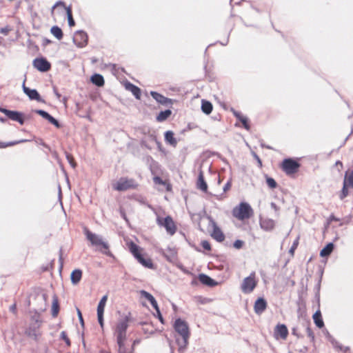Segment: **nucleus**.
Returning <instances> with one entry per match:
<instances>
[{"label": "nucleus", "instance_id": "obj_15", "mask_svg": "<svg viewBox=\"0 0 353 353\" xmlns=\"http://www.w3.org/2000/svg\"><path fill=\"white\" fill-rule=\"evenodd\" d=\"M261 228L265 231H271L275 226V221L271 219H261L260 220Z\"/></svg>", "mask_w": 353, "mask_h": 353}, {"label": "nucleus", "instance_id": "obj_38", "mask_svg": "<svg viewBox=\"0 0 353 353\" xmlns=\"http://www.w3.org/2000/svg\"><path fill=\"white\" fill-rule=\"evenodd\" d=\"M348 185L347 181L346 179L344 180L343 183V187L341 191V194L340 195L341 199H343L345 197H346L348 194V190L347 186Z\"/></svg>", "mask_w": 353, "mask_h": 353}, {"label": "nucleus", "instance_id": "obj_51", "mask_svg": "<svg viewBox=\"0 0 353 353\" xmlns=\"http://www.w3.org/2000/svg\"><path fill=\"white\" fill-rule=\"evenodd\" d=\"M334 345L335 347L339 348V350H343L344 352H345L347 350V347L343 348L341 345H339L337 342H335Z\"/></svg>", "mask_w": 353, "mask_h": 353}, {"label": "nucleus", "instance_id": "obj_46", "mask_svg": "<svg viewBox=\"0 0 353 353\" xmlns=\"http://www.w3.org/2000/svg\"><path fill=\"white\" fill-rule=\"evenodd\" d=\"M297 245H298V239H296V240L294 242V243H293L292 246V247H291V248L290 249V251H289V252H290V253L292 255H293V254H294V250H295V249L296 248Z\"/></svg>", "mask_w": 353, "mask_h": 353}, {"label": "nucleus", "instance_id": "obj_44", "mask_svg": "<svg viewBox=\"0 0 353 353\" xmlns=\"http://www.w3.org/2000/svg\"><path fill=\"white\" fill-rule=\"evenodd\" d=\"M243 245V241H241V240H236L234 241V247L236 249H240L242 248Z\"/></svg>", "mask_w": 353, "mask_h": 353}, {"label": "nucleus", "instance_id": "obj_9", "mask_svg": "<svg viewBox=\"0 0 353 353\" xmlns=\"http://www.w3.org/2000/svg\"><path fill=\"white\" fill-rule=\"evenodd\" d=\"M299 168V163L291 159H285L282 163V168L287 174L296 172Z\"/></svg>", "mask_w": 353, "mask_h": 353}, {"label": "nucleus", "instance_id": "obj_45", "mask_svg": "<svg viewBox=\"0 0 353 353\" xmlns=\"http://www.w3.org/2000/svg\"><path fill=\"white\" fill-rule=\"evenodd\" d=\"M201 245L203 248V249H205L206 250H210L211 249L210 244L207 241H203L201 242Z\"/></svg>", "mask_w": 353, "mask_h": 353}, {"label": "nucleus", "instance_id": "obj_28", "mask_svg": "<svg viewBox=\"0 0 353 353\" xmlns=\"http://www.w3.org/2000/svg\"><path fill=\"white\" fill-rule=\"evenodd\" d=\"M334 249V244L332 243H329L327 245L323 248L320 252V256L322 257L329 256Z\"/></svg>", "mask_w": 353, "mask_h": 353}, {"label": "nucleus", "instance_id": "obj_31", "mask_svg": "<svg viewBox=\"0 0 353 353\" xmlns=\"http://www.w3.org/2000/svg\"><path fill=\"white\" fill-rule=\"evenodd\" d=\"M234 115L242 123L244 128L248 130L250 129V125H248V118L242 115L241 113L236 112H234Z\"/></svg>", "mask_w": 353, "mask_h": 353}, {"label": "nucleus", "instance_id": "obj_18", "mask_svg": "<svg viewBox=\"0 0 353 353\" xmlns=\"http://www.w3.org/2000/svg\"><path fill=\"white\" fill-rule=\"evenodd\" d=\"M212 236L219 242H221L224 240L225 236L222 231L219 227L216 226L215 223L213 222V231L212 232Z\"/></svg>", "mask_w": 353, "mask_h": 353}, {"label": "nucleus", "instance_id": "obj_53", "mask_svg": "<svg viewBox=\"0 0 353 353\" xmlns=\"http://www.w3.org/2000/svg\"><path fill=\"white\" fill-rule=\"evenodd\" d=\"M168 342H169V345H170V353H174V348H173L172 342L170 340H168Z\"/></svg>", "mask_w": 353, "mask_h": 353}, {"label": "nucleus", "instance_id": "obj_48", "mask_svg": "<svg viewBox=\"0 0 353 353\" xmlns=\"http://www.w3.org/2000/svg\"><path fill=\"white\" fill-rule=\"evenodd\" d=\"M67 159L68 160V162L70 163L71 166L72 168H74L76 165H75V163L74 162L73 158L70 154H67Z\"/></svg>", "mask_w": 353, "mask_h": 353}, {"label": "nucleus", "instance_id": "obj_22", "mask_svg": "<svg viewBox=\"0 0 353 353\" xmlns=\"http://www.w3.org/2000/svg\"><path fill=\"white\" fill-rule=\"evenodd\" d=\"M197 188L204 192L208 190V185L204 180L203 172L201 170L199 174L198 180L196 183Z\"/></svg>", "mask_w": 353, "mask_h": 353}, {"label": "nucleus", "instance_id": "obj_35", "mask_svg": "<svg viewBox=\"0 0 353 353\" xmlns=\"http://www.w3.org/2000/svg\"><path fill=\"white\" fill-rule=\"evenodd\" d=\"M59 310V302L57 297L53 298L52 303V315L53 317H56L58 315Z\"/></svg>", "mask_w": 353, "mask_h": 353}, {"label": "nucleus", "instance_id": "obj_19", "mask_svg": "<svg viewBox=\"0 0 353 353\" xmlns=\"http://www.w3.org/2000/svg\"><path fill=\"white\" fill-rule=\"evenodd\" d=\"M23 90L31 100H40V95L36 90L30 89L29 88L26 87L24 83L23 85Z\"/></svg>", "mask_w": 353, "mask_h": 353}, {"label": "nucleus", "instance_id": "obj_24", "mask_svg": "<svg viewBox=\"0 0 353 353\" xmlns=\"http://www.w3.org/2000/svg\"><path fill=\"white\" fill-rule=\"evenodd\" d=\"M81 276H82L81 270H80L79 269L73 270L70 275L71 282L72 283V284H74V285L77 284L80 281Z\"/></svg>", "mask_w": 353, "mask_h": 353}, {"label": "nucleus", "instance_id": "obj_30", "mask_svg": "<svg viewBox=\"0 0 353 353\" xmlns=\"http://www.w3.org/2000/svg\"><path fill=\"white\" fill-rule=\"evenodd\" d=\"M137 261L145 268H152V262L150 259H144L141 254L137 256Z\"/></svg>", "mask_w": 353, "mask_h": 353}, {"label": "nucleus", "instance_id": "obj_50", "mask_svg": "<svg viewBox=\"0 0 353 353\" xmlns=\"http://www.w3.org/2000/svg\"><path fill=\"white\" fill-rule=\"evenodd\" d=\"M154 182L156 184H164V182L163 181V180L159 176H155L154 178Z\"/></svg>", "mask_w": 353, "mask_h": 353}, {"label": "nucleus", "instance_id": "obj_33", "mask_svg": "<svg viewBox=\"0 0 353 353\" xmlns=\"http://www.w3.org/2000/svg\"><path fill=\"white\" fill-rule=\"evenodd\" d=\"M201 110L204 113L209 114L212 110V103L209 101L203 100L201 104Z\"/></svg>", "mask_w": 353, "mask_h": 353}, {"label": "nucleus", "instance_id": "obj_49", "mask_svg": "<svg viewBox=\"0 0 353 353\" xmlns=\"http://www.w3.org/2000/svg\"><path fill=\"white\" fill-rule=\"evenodd\" d=\"M77 314H78V317H79V321H80L81 324L82 325H83L84 323H83V319L82 314H81V312L79 309L77 308Z\"/></svg>", "mask_w": 353, "mask_h": 353}, {"label": "nucleus", "instance_id": "obj_34", "mask_svg": "<svg viewBox=\"0 0 353 353\" xmlns=\"http://www.w3.org/2000/svg\"><path fill=\"white\" fill-rule=\"evenodd\" d=\"M172 114L171 110H166L165 111H161L157 117V120L159 122H162L166 120Z\"/></svg>", "mask_w": 353, "mask_h": 353}, {"label": "nucleus", "instance_id": "obj_39", "mask_svg": "<svg viewBox=\"0 0 353 353\" xmlns=\"http://www.w3.org/2000/svg\"><path fill=\"white\" fill-rule=\"evenodd\" d=\"M266 183H267V185L271 189L275 188L276 187V185H277V183L275 181V180L274 179L271 178V177H268V176L266 177Z\"/></svg>", "mask_w": 353, "mask_h": 353}, {"label": "nucleus", "instance_id": "obj_8", "mask_svg": "<svg viewBox=\"0 0 353 353\" xmlns=\"http://www.w3.org/2000/svg\"><path fill=\"white\" fill-rule=\"evenodd\" d=\"M41 323L36 320L26 330V334L31 339L37 341L41 336Z\"/></svg>", "mask_w": 353, "mask_h": 353}, {"label": "nucleus", "instance_id": "obj_54", "mask_svg": "<svg viewBox=\"0 0 353 353\" xmlns=\"http://www.w3.org/2000/svg\"><path fill=\"white\" fill-rule=\"evenodd\" d=\"M25 141H26V140H21V141H17L15 143H11L10 144H8L7 145H12L14 144L19 143H23V142H25Z\"/></svg>", "mask_w": 353, "mask_h": 353}, {"label": "nucleus", "instance_id": "obj_40", "mask_svg": "<svg viewBox=\"0 0 353 353\" xmlns=\"http://www.w3.org/2000/svg\"><path fill=\"white\" fill-rule=\"evenodd\" d=\"M345 179L347 180L348 185L353 188V170L349 174H346Z\"/></svg>", "mask_w": 353, "mask_h": 353}, {"label": "nucleus", "instance_id": "obj_16", "mask_svg": "<svg viewBox=\"0 0 353 353\" xmlns=\"http://www.w3.org/2000/svg\"><path fill=\"white\" fill-rule=\"evenodd\" d=\"M36 112L41 116L43 118L48 120L50 123L53 124L57 128H59V123L57 119H55L53 117L49 114L47 112L42 110H37Z\"/></svg>", "mask_w": 353, "mask_h": 353}, {"label": "nucleus", "instance_id": "obj_5", "mask_svg": "<svg viewBox=\"0 0 353 353\" xmlns=\"http://www.w3.org/2000/svg\"><path fill=\"white\" fill-rule=\"evenodd\" d=\"M258 283L256 273L252 272L250 275L243 279L241 284V290L244 294L252 293Z\"/></svg>", "mask_w": 353, "mask_h": 353}, {"label": "nucleus", "instance_id": "obj_13", "mask_svg": "<svg viewBox=\"0 0 353 353\" xmlns=\"http://www.w3.org/2000/svg\"><path fill=\"white\" fill-rule=\"evenodd\" d=\"M288 335V330L285 325L279 324L274 330V336L276 339L281 338L283 340L286 339Z\"/></svg>", "mask_w": 353, "mask_h": 353}, {"label": "nucleus", "instance_id": "obj_14", "mask_svg": "<svg viewBox=\"0 0 353 353\" xmlns=\"http://www.w3.org/2000/svg\"><path fill=\"white\" fill-rule=\"evenodd\" d=\"M267 305V301L263 298H259L254 303V310L256 314H261L266 310Z\"/></svg>", "mask_w": 353, "mask_h": 353}, {"label": "nucleus", "instance_id": "obj_10", "mask_svg": "<svg viewBox=\"0 0 353 353\" xmlns=\"http://www.w3.org/2000/svg\"><path fill=\"white\" fill-rule=\"evenodd\" d=\"M0 112L5 114L10 119L19 122L21 125L24 123L23 114L17 111L9 110L3 108H0Z\"/></svg>", "mask_w": 353, "mask_h": 353}, {"label": "nucleus", "instance_id": "obj_55", "mask_svg": "<svg viewBox=\"0 0 353 353\" xmlns=\"http://www.w3.org/2000/svg\"><path fill=\"white\" fill-rule=\"evenodd\" d=\"M10 310L12 312H14L15 310H16V305L14 304L10 306Z\"/></svg>", "mask_w": 353, "mask_h": 353}, {"label": "nucleus", "instance_id": "obj_12", "mask_svg": "<svg viewBox=\"0 0 353 353\" xmlns=\"http://www.w3.org/2000/svg\"><path fill=\"white\" fill-rule=\"evenodd\" d=\"M73 41L78 47L83 48L88 43V35L83 31H77L74 35Z\"/></svg>", "mask_w": 353, "mask_h": 353}, {"label": "nucleus", "instance_id": "obj_36", "mask_svg": "<svg viewBox=\"0 0 353 353\" xmlns=\"http://www.w3.org/2000/svg\"><path fill=\"white\" fill-rule=\"evenodd\" d=\"M51 33L59 40L63 38V32L60 28L58 26H53L50 30Z\"/></svg>", "mask_w": 353, "mask_h": 353}, {"label": "nucleus", "instance_id": "obj_43", "mask_svg": "<svg viewBox=\"0 0 353 353\" xmlns=\"http://www.w3.org/2000/svg\"><path fill=\"white\" fill-rule=\"evenodd\" d=\"M97 319L101 327H103L104 325L103 313H97Z\"/></svg>", "mask_w": 353, "mask_h": 353}, {"label": "nucleus", "instance_id": "obj_58", "mask_svg": "<svg viewBox=\"0 0 353 353\" xmlns=\"http://www.w3.org/2000/svg\"><path fill=\"white\" fill-rule=\"evenodd\" d=\"M0 121L4 123L6 121V119L0 117Z\"/></svg>", "mask_w": 353, "mask_h": 353}, {"label": "nucleus", "instance_id": "obj_47", "mask_svg": "<svg viewBox=\"0 0 353 353\" xmlns=\"http://www.w3.org/2000/svg\"><path fill=\"white\" fill-rule=\"evenodd\" d=\"M156 310V312H157V316L158 317V319H159V321H161V323H164V321H163V318L161 314V312H160V310H159V307H158V309H154Z\"/></svg>", "mask_w": 353, "mask_h": 353}, {"label": "nucleus", "instance_id": "obj_21", "mask_svg": "<svg viewBox=\"0 0 353 353\" xmlns=\"http://www.w3.org/2000/svg\"><path fill=\"white\" fill-rule=\"evenodd\" d=\"M140 294L141 295L142 297L145 298L148 301H150L154 309H158L159 306L157 302L151 294L145 290H141Z\"/></svg>", "mask_w": 353, "mask_h": 353}, {"label": "nucleus", "instance_id": "obj_27", "mask_svg": "<svg viewBox=\"0 0 353 353\" xmlns=\"http://www.w3.org/2000/svg\"><path fill=\"white\" fill-rule=\"evenodd\" d=\"M91 81L97 86H103L104 85V79L102 75L95 74L91 77Z\"/></svg>", "mask_w": 353, "mask_h": 353}, {"label": "nucleus", "instance_id": "obj_2", "mask_svg": "<svg viewBox=\"0 0 353 353\" xmlns=\"http://www.w3.org/2000/svg\"><path fill=\"white\" fill-rule=\"evenodd\" d=\"M174 329L180 337L175 336L176 343L179 346V351L183 352L188 344V340L190 336L189 326L186 321L181 319L175 320Z\"/></svg>", "mask_w": 353, "mask_h": 353}, {"label": "nucleus", "instance_id": "obj_52", "mask_svg": "<svg viewBox=\"0 0 353 353\" xmlns=\"http://www.w3.org/2000/svg\"><path fill=\"white\" fill-rule=\"evenodd\" d=\"M231 187V183L230 182H228L226 184H225L224 187H223V191L224 192H226L228 191Z\"/></svg>", "mask_w": 353, "mask_h": 353}, {"label": "nucleus", "instance_id": "obj_37", "mask_svg": "<svg viewBox=\"0 0 353 353\" xmlns=\"http://www.w3.org/2000/svg\"><path fill=\"white\" fill-rule=\"evenodd\" d=\"M129 249L135 258H137V256H139L141 254L139 252V247L133 242H131L129 244Z\"/></svg>", "mask_w": 353, "mask_h": 353}, {"label": "nucleus", "instance_id": "obj_56", "mask_svg": "<svg viewBox=\"0 0 353 353\" xmlns=\"http://www.w3.org/2000/svg\"><path fill=\"white\" fill-rule=\"evenodd\" d=\"M336 165L338 166V165H340L341 167H342V163L341 161H336Z\"/></svg>", "mask_w": 353, "mask_h": 353}, {"label": "nucleus", "instance_id": "obj_59", "mask_svg": "<svg viewBox=\"0 0 353 353\" xmlns=\"http://www.w3.org/2000/svg\"><path fill=\"white\" fill-rule=\"evenodd\" d=\"M55 94L57 95V97L58 98H60V97H61L60 94H59V93H58L57 92H56V91H55Z\"/></svg>", "mask_w": 353, "mask_h": 353}, {"label": "nucleus", "instance_id": "obj_17", "mask_svg": "<svg viewBox=\"0 0 353 353\" xmlns=\"http://www.w3.org/2000/svg\"><path fill=\"white\" fill-rule=\"evenodd\" d=\"M58 6H63L65 10H66V13H67V17H68V24L69 26L71 27V26H74V21L72 18V10H71V8L70 7H66L64 4L63 2L62 1H58L56 3V4L53 6V9Z\"/></svg>", "mask_w": 353, "mask_h": 353}, {"label": "nucleus", "instance_id": "obj_23", "mask_svg": "<svg viewBox=\"0 0 353 353\" xmlns=\"http://www.w3.org/2000/svg\"><path fill=\"white\" fill-rule=\"evenodd\" d=\"M165 141L173 147H176L177 145V141L174 136L172 131H167L165 133Z\"/></svg>", "mask_w": 353, "mask_h": 353}, {"label": "nucleus", "instance_id": "obj_3", "mask_svg": "<svg viewBox=\"0 0 353 353\" xmlns=\"http://www.w3.org/2000/svg\"><path fill=\"white\" fill-rule=\"evenodd\" d=\"M85 234L92 245L101 247L99 250L101 252L108 256H112V253L109 250V245L108 243L105 242L101 236L92 233L88 230H85Z\"/></svg>", "mask_w": 353, "mask_h": 353}, {"label": "nucleus", "instance_id": "obj_32", "mask_svg": "<svg viewBox=\"0 0 353 353\" xmlns=\"http://www.w3.org/2000/svg\"><path fill=\"white\" fill-rule=\"evenodd\" d=\"M108 301V295H104L100 300L97 306V313H104L105 307Z\"/></svg>", "mask_w": 353, "mask_h": 353}, {"label": "nucleus", "instance_id": "obj_20", "mask_svg": "<svg viewBox=\"0 0 353 353\" xmlns=\"http://www.w3.org/2000/svg\"><path fill=\"white\" fill-rule=\"evenodd\" d=\"M126 90L130 91L136 99H139L141 97V90L132 83L128 82L125 84Z\"/></svg>", "mask_w": 353, "mask_h": 353}, {"label": "nucleus", "instance_id": "obj_6", "mask_svg": "<svg viewBox=\"0 0 353 353\" xmlns=\"http://www.w3.org/2000/svg\"><path fill=\"white\" fill-rule=\"evenodd\" d=\"M137 183L134 179L125 177L120 178L118 181L112 183V187L117 191H125L130 189H135Z\"/></svg>", "mask_w": 353, "mask_h": 353}, {"label": "nucleus", "instance_id": "obj_57", "mask_svg": "<svg viewBox=\"0 0 353 353\" xmlns=\"http://www.w3.org/2000/svg\"><path fill=\"white\" fill-rule=\"evenodd\" d=\"M307 332H308V335H309V336H311V335H312V331H311V330H310V328H307Z\"/></svg>", "mask_w": 353, "mask_h": 353}, {"label": "nucleus", "instance_id": "obj_61", "mask_svg": "<svg viewBox=\"0 0 353 353\" xmlns=\"http://www.w3.org/2000/svg\"><path fill=\"white\" fill-rule=\"evenodd\" d=\"M102 353H110V352H103Z\"/></svg>", "mask_w": 353, "mask_h": 353}, {"label": "nucleus", "instance_id": "obj_25", "mask_svg": "<svg viewBox=\"0 0 353 353\" xmlns=\"http://www.w3.org/2000/svg\"><path fill=\"white\" fill-rule=\"evenodd\" d=\"M313 320L315 323V325L321 328L324 326V323L321 316V313L320 310H317L314 314H313Z\"/></svg>", "mask_w": 353, "mask_h": 353}, {"label": "nucleus", "instance_id": "obj_1", "mask_svg": "<svg viewBox=\"0 0 353 353\" xmlns=\"http://www.w3.org/2000/svg\"><path fill=\"white\" fill-rule=\"evenodd\" d=\"M130 320V313L123 314L120 315L113 327V334L118 345V353H132L126 346L127 329Z\"/></svg>", "mask_w": 353, "mask_h": 353}, {"label": "nucleus", "instance_id": "obj_4", "mask_svg": "<svg viewBox=\"0 0 353 353\" xmlns=\"http://www.w3.org/2000/svg\"><path fill=\"white\" fill-rule=\"evenodd\" d=\"M253 213L251 206L245 202H241L232 210V215L239 220L249 219Z\"/></svg>", "mask_w": 353, "mask_h": 353}, {"label": "nucleus", "instance_id": "obj_60", "mask_svg": "<svg viewBox=\"0 0 353 353\" xmlns=\"http://www.w3.org/2000/svg\"><path fill=\"white\" fill-rule=\"evenodd\" d=\"M271 205H272V208H274V209H276V205H275L274 203H272Z\"/></svg>", "mask_w": 353, "mask_h": 353}, {"label": "nucleus", "instance_id": "obj_29", "mask_svg": "<svg viewBox=\"0 0 353 353\" xmlns=\"http://www.w3.org/2000/svg\"><path fill=\"white\" fill-rule=\"evenodd\" d=\"M199 281L203 284H205V285H207L209 286H212L215 283L214 281L212 279H211L210 276H208L204 274H199Z\"/></svg>", "mask_w": 353, "mask_h": 353}, {"label": "nucleus", "instance_id": "obj_11", "mask_svg": "<svg viewBox=\"0 0 353 353\" xmlns=\"http://www.w3.org/2000/svg\"><path fill=\"white\" fill-rule=\"evenodd\" d=\"M33 66L40 72H47L50 69L51 65L45 58H37L33 61Z\"/></svg>", "mask_w": 353, "mask_h": 353}, {"label": "nucleus", "instance_id": "obj_42", "mask_svg": "<svg viewBox=\"0 0 353 353\" xmlns=\"http://www.w3.org/2000/svg\"><path fill=\"white\" fill-rule=\"evenodd\" d=\"M61 339L65 342V343L68 346L70 345V341L69 338L68 337L67 334L65 331L61 332Z\"/></svg>", "mask_w": 353, "mask_h": 353}, {"label": "nucleus", "instance_id": "obj_26", "mask_svg": "<svg viewBox=\"0 0 353 353\" xmlns=\"http://www.w3.org/2000/svg\"><path fill=\"white\" fill-rule=\"evenodd\" d=\"M150 94L158 103L161 104H166L168 101V99L158 92L152 91Z\"/></svg>", "mask_w": 353, "mask_h": 353}, {"label": "nucleus", "instance_id": "obj_41", "mask_svg": "<svg viewBox=\"0 0 353 353\" xmlns=\"http://www.w3.org/2000/svg\"><path fill=\"white\" fill-rule=\"evenodd\" d=\"M170 252V255H168L167 253H165V256L169 261H173L176 259V252L172 250H169Z\"/></svg>", "mask_w": 353, "mask_h": 353}, {"label": "nucleus", "instance_id": "obj_7", "mask_svg": "<svg viewBox=\"0 0 353 353\" xmlns=\"http://www.w3.org/2000/svg\"><path fill=\"white\" fill-rule=\"evenodd\" d=\"M157 223L159 225L164 227L169 234L173 235L176 232V227L171 216H168L165 218H162L157 216Z\"/></svg>", "mask_w": 353, "mask_h": 353}]
</instances>
